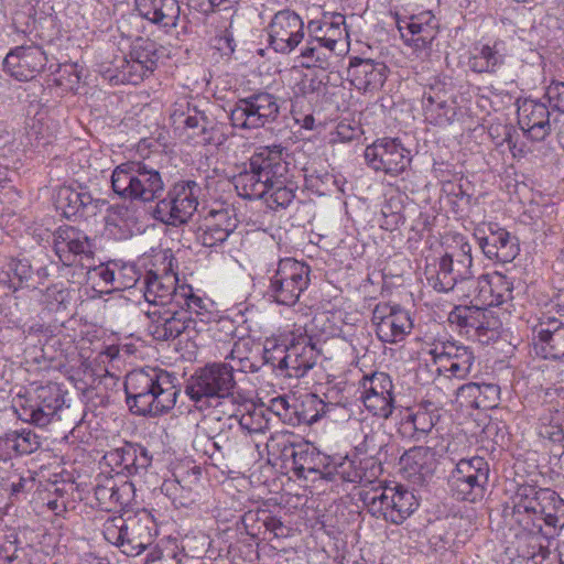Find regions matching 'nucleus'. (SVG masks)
I'll return each instance as SVG.
<instances>
[{
  "label": "nucleus",
  "instance_id": "f257e3e1",
  "mask_svg": "<svg viewBox=\"0 0 564 564\" xmlns=\"http://www.w3.org/2000/svg\"><path fill=\"white\" fill-rule=\"evenodd\" d=\"M127 404L132 413L158 416L171 411L181 392L178 378L161 368H140L124 379Z\"/></svg>",
  "mask_w": 564,
  "mask_h": 564
},
{
  "label": "nucleus",
  "instance_id": "f03ea898",
  "mask_svg": "<svg viewBox=\"0 0 564 564\" xmlns=\"http://www.w3.org/2000/svg\"><path fill=\"white\" fill-rule=\"evenodd\" d=\"M289 152L280 144L259 148L249 159V167L234 177L238 195L246 199H260L270 192L272 178L290 171Z\"/></svg>",
  "mask_w": 564,
  "mask_h": 564
},
{
  "label": "nucleus",
  "instance_id": "7ed1b4c3",
  "mask_svg": "<svg viewBox=\"0 0 564 564\" xmlns=\"http://www.w3.org/2000/svg\"><path fill=\"white\" fill-rule=\"evenodd\" d=\"M219 423L220 417L216 414L205 415L197 423V430L202 436H196L194 447L215 462L238 460L250 447L248 436L240 429L234 427L231 424L225 427L224 423L218 429L217 425Z\"/></svg>",
  "mask_w": 564,
  "mask_h": 564
},
{
  "label": "nucleus",
  "instance_id": "20e7f679",
  "mask_svg": "<svg viewBox=\"0 0 564 564\" xmlns=\"http://www.w3.org/2000/svg\"><path fill=\"white\" fill-rule=\"evenodd\" d=\"M113 192L131 200L151 203L164 192L159 170L145 161H128L118 165L111 175Z\"/></svg>",
  "mask_w": 564,
  "mask_h": 564
},
{
  "label": "nucleus",
  "instance_id": "39448f33",
  "mask_svg": "<svg viewBox=\"0 0 564 564\" xmlns=\"http://www.w3.org/2000/svg\"><path fill=\"white\" fill-rule=\"evenodd\" d=\"M154 521L142 510L133 516L108 518L102 525L104 538L128 556H137L152 544Z\"/></svg>",
  "mask_w": 564,
  "mask_h": 564
},
{
  "label": "nucleus",
  "instance_id": "423d86ee",
  "mask_svg": "<svg viewBox=\"0 0 564 564\" xmlns=\"http://www.w3.org/2000/svg\"><path fill=\"white\" fill-rule=\"evenodd\" d=\"M235 387L232 367L227 366V362H214L198 369L192 376L185 391L197 408L202 409L210 400L223 399L235 402L236 398L232 393Z\"/></svg>",
  "mask_w": 564,
  "mask_h": 564
},
{
  "label": "nucleus",
  "instance_id": "0eeeda50",
  "mask_svg": "<svg viewBox=\"0 0 564 564\" xmlns=\"http://www.w3.org/2000/svg\"><path fill=\"white\" fill-rule=\"evenodd\" d=\"M361 499L372 516L394 524L402 523L417 507L414 495L401 485L379 482L364 490Z\"/></svg>",
  "mask_w": 564,
  "mask_h": 564
},
{
  "label": "nucleus",
  "instance_id": "6e6552de",
  "mask_svg": "<svg viewBox=\"0 0 564 564\" xmlns=\"http://www.w3.org/2000/svg\"><path fill=\"white\" fill-rule=\"evenodd\" d=\"M64 392L59 384L47 382L17 395L13 401L18 417L39 427L48 425L64 405Z\"/></svg>",
  "mask_w": 564,
  "mask_h": 564
},
{
  "label": "nucleus",
  "instance_id": "1a4fd4ad",
  "mask_svg": "<svg viewBox=\"0 0 564 564\" xmlns=\"http://www.w3.org/2000/svg\"><path fill=\"white\" fill-rule=\"evenodd\" d=\"M471 246L463 242L458 251L443 254L437 262V269L427 276L429 284L437 292L458 291L463 294L473 281Z\"/></svg>",
  "mask_w": 564,
  "mask_h": 564
},
{
  "label": "nucleus",
  "instance_id": "9d476101",
  "mask_svg": "<svg viewBox=\"0 0 564 564\" xmlns=\"http://www.w3.org/2000/svg\"><path fill=\"white\" fill-rule=\"evenodd\" d=\"M311 268L294 258L280 259L270 276L268 295L278 304L292 306L310 285Z\"/></svg>",
  "mask_w": 564,
  "mask_h": 564
},
{
  "label": "nucleus",
  "instance_id": "9b49d317",
  "mask_svg": "<svg viewBox=\"0 0 564 564\" xmlns=\"http://www.w3.org/2000/svg\"><path fill=\"white\" fill-rule=\"evenodd\" d=\"M199 185L195 181L176 182L152 210L155 220L178 227L188 223L198 206Z\"/></svg>",
  "mask_w": 564,
  "mask_h": 564
},
{
  "label": "nucleus",
  "instance_id": "f8f14e48",
  "mask_svg": "<svg viewBox=\"0 0 564 564\" xmlns=\"http://www.w3.org/2000/svg\"><path fill=\"white\" fill-rule=\"evenodd\" d=\"M280 113L278 99L272 94L260 91L240 98L230 111L235 128L254 130L274 122Z\"/></svg>",
  "mask_w": 564,
  "mask_h": 564
},
{
  "label": "nucleus",
  "instance_id": "ddd939ff",
  "mask_svg": "<svg viewBox=\"0 0 564 564\" xmlns=\"http://www.w3.org/2000/svg\"><path fill=\"white\" fill-rule=\"evenodd\" d=\"M488 478L489 465L482 457L463 458L451 474V490L457 499L475 502L484 498Z\"/></svg>",
  "mask_w": 564,
  "mask_h": 564
},
{
  "label": "nucleus",
  "instance_id": "4468645a",
  "mask_svg": "<svg viewBox=\"0 0 564 564\" xmlns=\"http://www.w3.org/2000/svg\"><path fill=\"white\" fill-rule=\"evenodd\" d=\"M284 357L279 367L289 370L290 377L301 378L312 369L321 355L317 341L305 328L297 327L285 335Z\"/></svg>",
  "mask_w": 564,
  "mask_h": 564
},
{
  "label": "nucleus",
  "instance_id": "2eb2a0df",
  "mask_svg": "<svg viewBox=\"0 0 564 564\" xmlns=\"http://www.w3.org/2000/svg\"><path fill=\"white\" fill-rule=\"evenodd\" d=\"M364 156L376 172L397 176L411 163L410 151L398 139L382 138L365 149Z\"/></svg>",
  "mask_w": 564,
  "mask_h": 564
},
{
  "label": "nucleus",
  "instance_id": "dca6fc26",
  "mask_svg": "<svg viewBox=\"0 0 564 564\" xmlns=\"http://www.w3.org/2000/svg\"><path fill=\"white\" fill-rule=\"evenodd\" d=\"M269 45L281 54L292 53L304 40L305 25L293 10H280L267 26Z\"/></svg>",
  "mask_w": 564,
  "mask_h": 564
},
{
  "label": "nucleus",
  "instance_id": "f3484780",
  "mask_svg": "<svg viewBox=\"0 0 564 564\" xmlns=\"http://www.w3.org/2000/svg\"><path fill=\"white\" fill-rule=\"evenodd\" d=\"M372 324L377 337L387 344L402 341L412 330L409 313L399 304L378 303L372 311Z\"/></svg>",
  "mask_w": 564,
  "mask_h": 564
},
{
  "label": "nucleus",
  "instance_id": "a211bd4d",
  "mask_svg": "<svg viewBox=\"0 0 564 564\" xmlns=\"http://www.w3.org/2000/svg\"><path fill=\"white\" fill-rule=\"evenodd\" d=\"M438 375L464 380L468 377L475 362L469 347L445 341L430 350Z\"/></svg>",
  "mask_w": 564,
  "mask_h": 564
},
{
  "label": "nucleus",
  "instance_id": "6ab92c4d",
  "mask_svg": "<svg viewBox=\"0 0 564 564\" xmlns=\"http://www.w3.org/2000/svg\"><path fill=\"white\" fill-rule=\"evenodd\" d=\"M361 400L373 415L388 419L393 411V383L386 372H373L361 380Z\"/></svg>",
  "mask_w": 564,
  "mask_h": 564
},
{
  "label": "nucleus",
  "instance_id": "aec40b11",
  "mask_svg": "<svg viewBox=\"0 0 564 564\" xmlns=\"http://www.w3.org/2000/svg\"><path fill=\"white\" fill-rule=\"evenodd\" d=\"M54 251L63 264L72 267L79 258V264L94 260L93 243L82 230L66 226L54 234Z\"/></svg>",
  "mask_w": 564,
  "mask_h": 564
},
{
  "label": "nucleus",
  "instance_id": "412c9836",
  "mask_svg": "<svg viewBox=\"0 0 564 564\" xmlns=\"http://www.w3.org/2000/svg\"><path fill=\"white\" fill-rule=\"evenodd\" d=\"M145 315L149 319L147 326L149 334L160 341L175 339L192 326L186 313L176 307L153 306L145 312Z\"/></svg>",
  "mask_w": 564,
  "mask_h": 564
},
{
  "label": "nucleus",
  "instance_id": "4be33fe9",
  "mask_svg": "<svg viewBox=\"0 0 564 564\" xmlns=\"http://www.w3.org/2000/svg\"><path fill=\"white\" fill-rule=\"evenodd\" d=\"M46 64V56L37 45L17 46L3 59V69L18 80L35 77Z\"/></svg>",
  "mask_w": 564,
  "mask_h": 564
},
{
  "label": "nucleus",
  "instance_id": "5701e85b",
  "mask_svg": "<svg viewBox=\"0 0 564 564\" xmlns=\"http://www.w3.org/2000/svg\"><path fill=\"white\" fill-rule=\"evenodd\" d=\"M469 289H473L474 302L484 307L499 306L512 300V282L498 272L473 279Z\"/></svg>",
  "mask_w": 564,
  "mask_h": 564
},
{
  "label": "nucleus",
  "instance_id": "b1692460",
  "mask_svg": "<svg viewBox=\"0 0 564 564\" xmlns=\"http://www.w3.org/2000/svg\"><path fill=\"white\" fill-rule=\"evenodd\" d=\"M535 354L544 359L564 360V323L543 317L533 328Z\"/></svg>",
  "mask_w": 564,
  "mask_h": 564
},
{
  "label": "nucleus",
  "instance_id": "393cba45",
  "mask_svg": "<svg viewBox=\"0 0 564 564\" xmlns=\"http://www.w3.org/2000/svg\"><path fill=\"white\" fill-rule=\"evenodd\" d=\"M237 227V219L228 209H210L199 221L197 239L203 246H221Z\"/></svg>",
  "mask_w": 564,
  "mask_h": 564
},
{
  "label": "nucleus",
  "instance_id": "a878e982",
  "mask_svg": "<svg viewBox=\"0 0 564 564\" xmlns=\"http://www.w3.org/2000/svg\"><path fill=\"white\" fill-rule=\"evenodd\" d=\"M549 497H553V490L549 488L520 487L514 496L512 517L524 529H529L534 524L542 507L550 502Z\"/></svg>",
  "mask_w": 564,
  "mask_h": 564
},
{
  "label": "nucleus",
  "instance_id": "bb28decb",
  "mask_svg": "<svg viewBox=\"0 0 564 564\" xmlns=\"http://www.w3.org/2000/svg\"><path fill=\"white\" fill-rule=\"evenodd\" d=\"M57 208L63 212L66 218L83 217L88 218L100 212L104 200L94 198L84 187H61L57 193Z\"/></svg>",
  "mask_w": 564,
  "mask_h": 564
},
{
  "label": "nucleus",
  "instance_id": "cd10ccee",
  "mask_svg": "<svg viewBox=\"0 0 564 564\" xmlns=\"http://www.w3.org/2000/svg\"><path fill=\"white\" fill-rule=\"evenodd\" d=\"M382 474V466L379 460L360 459L358 465L355 459L348 457L340 458L338 463H334L333 469L328 470L324 477L334 480L336 477L347 482H359L373 485Z\"/></svg>",
  "mask_w": 564,
  "mask_h": 564
},
{
  "label": "nucleus",
  "instance_id": "c85d7f7f",
  "mask_svg": "<svg viewBox=\"0 0 564 564\" xmlns=\"http://www.w3.org/2000/svg\"><path fill=\"white\" fill-rule=\"evenodd\" d=\"M175 273L158 275L150 271L144 278V297L150 307H176V295H181V285Z\"/></svg>",
  "mask_w": 564,
  "mask_h": 564
},
{
  "label": "nucleus",
  "instance_id": "c756f323",
  "mask_svg": "<svg viewBox=\"0 0 564 564\" xmlns=\"http://www.w3.org/2000/svg\"><path fill=\"white\" fill-rule=\"evenodd\" d=\"M518 123L532 140H544L551 132L550 111L545 104L525 99L518 106Z\"/></svg>",
  "mask_w": 564,
  "mask_h": 564
},
{
  "label": "nucleus",
  "instance_id": "7c9ffc66",
  "mask_svg": "<svg viewBox=\"0 0 564 564\" xmlns=\"http://www.w3.org/2000/svg\"><path fill=\"white\" fill-rule=\"evenodd\" d=\"M95 497L99 507L113 511L127 506L133 491L132 484L112 475H98L96 477Z\"/></svg>",
  "mask_w": 564,
  "mask_h": 564
},
{
  "label": "nucleus",
  "instance_id": "2f4dec72",
  "mask_svg": "<svg viewBox=\"0 0 564 564\" xmlns=\"http://www.w3.org/2000/svg\"><path fill=\"white\" fill-rule=\"evenodd\" d=\"M387 66L382 62L354 57L350 61L351 83L358 90L372 91L382 87L387 79Z\"/></svg>",
  "mask_w": 564,
  "mask_h": 564
},
{
  "label": "nucleus",
  "instance_id": "473e14b6",
  "mask_svg": "<svg viewBox=\"0 0 564 564\" xmlns=\"http://www.w3.org/2000/svg\"><path fill=\"white\" fill-rule=\"evenodd\" d=\"M134 6L141 18L166 31L175 28L180 20L177 0H135Z\"/></svg>",
  "mask_w": 564,
  "mask_h": 564
},
{
  "label": "nucleus",
  "instance_id": "72a5a7b5",
  "mask_svg": "<svg viewBox=\"0 0 564 564\" xmlns=\"http://www.w3.org/2000/svg\"><path fill=\"white\" fill-rule=\"evenodd\" d=\"M507 56L508 47L503 41L475 45L468 59V66L471 72L477 74H495L505 65Z\"/></svg>",
  "mask_w": 564,
  "mask_h": 564
},
{
  "label": "nucleus",
  "instance_id": "f704fd0d",
  "mask_svg": "<svg viewBox=\"0 0 564 564\" xmlns=\"http://www.w3.org/2000/svg\"><path fill=\"white\" fill-rule=\"evenodd\" d=\"M479 247L488 259L501 263L511 262L519 253L517 238L503 228L490 229L489 235L479 238Z\"/></svg>",
  "mask_w": 564,
  "mask_h": 564
},
{
  "label": "nucleus",
  "instance_id": "c9c22d12",
  "mask_svg": "<svg viewBox=\"0 0 564 564\" xmlns=\"http://www.w3.org/2000/svg\"><path fill=\"white\" fill-rule=\"evenodd\" d=\"M456 398L467 408L491 409L499 402L500 388L495 383L469 382L457 389Z\"/></svg>",
  "mask_w": 564,
  "mask_h": 564
},
{
  "label": "nucleus",
  "instance_id": "e433bc0d",
  "mask_svg": "<svg viewBox=\"0 0 564 564\" xmlns=\"http://www.w3.org/2000/svg\"><path fill=\"white\" fill-rule=\"evenodd\" d=\"M440 415L429 409V405L420 404L414 411H408L402 417L399 432L404 437L420 442L433 430Z\"/></svg>",
  "mask_w": 564,
  "mask_h": 564
},
{
  "label": "nucleus",
  "instance_id": "4c0bfd02",
  "mask_svg": "<svg viewBox=\"0 0 564 564\" xmlns=\"http://www.w3.org/2000/svg\"><path fill=\"white\" fill-rule=\"evenodd\" d=\"M186 138L194 145L220 144L218 129L213 119L204 111L194 110L192 116H187V122L182 127Z\"/></svg>",
  "mask_w": 564,
  "mask_h": 564
},
{
  "label": "nucleus",
  "instance_id": "58836bf2",
  "mask_svg": "<svg viewBox=\"0 0 564 564\" xmlns=\"http://www.w3.org/2000/svg\"><path fill=\"white\" fill-rule=\"evenodd\" d=\"M209 301L196 295L191 285H181V295H176V308L186 313L192 322L191 328L200 330L198 323L207 324L213 318Z\"/></svg>",
  "mask_w": 564,
  "mask_h": 564
},
{
  "label": "nucleus",
  "instance_id": "ea45409f",
  "mask_svg": "<svg viewBox=\"0 0 564 564\" xmlns=\"http://www.w3.org/2000/svg\"><path fill=\"white\" fill-rule=\"evenodd\" d=\"M406 31L410 36L405 37V44L414 46L415 50H426L437 34V22L430 13L411 17L406 22Z\"/></svg>",
  "mask_w": 564,
  "mask_h": 564
},
{
  "label": "nucleus",
  "instance_id": "a19ab883",
  "mask_svg": "<svg viewBox=\"0 0 564 564\" xmlns=\"http://www.w3.org/2000/svg\"><path fill=\"white\" fill-rule=\"evenodd\" d=\"M434 453L430 447L414 446L400 457V466L409 478H424L432 474Z\"/></svg>",
  "mask_w": 564,
  "mask_h": 564
},
{
  "label": "nucleus",
  "instance_id": "79ce46f5",
  "mask_svg": "<svg viewBox=\"0 0 564 564\" xmlns=\"http://www.w3.org/2000/svg\"><path fill=\"white\" fill-rule=\"evenodd\" d=\"M334 55V40L326 44L319 37L307 39L300 50L299 58L301 65L305 68L318 67L327 68L329 58Z\"/></svg>",
  "mask_w": 564,
  "mask_h": 564
},
{
  "label": "nucleus",
  "instance_id": "37998d69",
  "mask_svg": "<svg viewBox=\"0 0 564 564\" xmlns=\"http://www.w3.org/2000/svg\"><path fill=\"white\" fill-rule=\"evenodd\" d=\"M33 271L28 259H10L1 269L0 286L11 292L28 286Z\"/></svg>",
  "mask_w": 564,
  "mask_h": 564
},
{
  "label": "nucleus",
  "instance_id": "c03bdc74",
  "mask_svg": "<svg viewBox=\"0 0 564 564\" xmlns=\"http://www.w3.org/2000/svg\"><path fill=\"white\" fill-rule=\"evenodd\" d=\"M289 176L290 171L282 177L272 178L270 192L267 194V204L270 208H286L295 198L297 186Z\"/></svg>",
  "mask_w": 564,
  "mask_h": 564
},
{
  "label": "nucleus",
  "instance_id": "a18cd8bd",
  "mask_svg": "<svg viewBox=\"0 0 564 564\" xmlns=\"http://www.w3.org/2000/svg\"><path fill=\"white\" fill-rule=\"evenodd\" d=\"M422 105L425 120L434 126L445 127L454 122L457 115L455 102L448 99L433 100Z\"/></svg>",
  "mask_w": 564,
  "mask_h": 564
},
{
  "label": "nucleus",
  "instance_id": "49530a36",
  "mask_svg": "<svg viewBox=\"0 0 564 564\" xmlns=\"http://www.w3.org/2000/svg\"><path fill=\"white\" fill-rule=\"evenodd\" d=\"M488 310L477 303L470 306H456L449 313V321L453 324H456L462 329H465L467 334L470 330L475 332L476 328H479V323L484 319L485 314Z\"/></svg>",
  "mask_w": 564,
  "mask_h": 564
},
{
  "label": "nucleus",
  "instance_id": "de8ad7c7",
  "mask_svg": "<svg viewBox=\"0 0 564 564\" xmlns=\"http://www.w3.org/2000/svg\"><path fill=\"white\" fill-rule=\"evenodd\" d=\"M128 57L140 63L145 69L154 70L159 59L158 45L150 39H137L129 52Z\"/></svg>",
  "mask_w": 564,
  "mask_h": 564
},
{
  "label": "nucleus",
  "instance_id": "09e8293b",
  "mask_svg": "<svg viewBox=\"0 0 564 564\" xmlns=\"http://www.w3.org/2000/svg\"><path fill=\"white\" fill-rule=\"evenodd\" d=\"M384 435L378 432H371L364 436V440L355 446L356 456H365L362 459L379 460L387 448Z\"/></svg>",
  "mask_w": 564,
  "mask_h": 564
},
{
  "label": "nucleus",
  "instance_id": "8fccbe9b",
  "mask_svg": "<svg viewBox=\"0 0 564 564\" xmlns=\"http://www.w3.org/2000/svg\"><path fill=\"white\" fill-rule=\"evenodd\" d=\"M151 73L153 70L145 69L142 64L128 57L123 59L115 78L117 83L138 85Z\"/></svg>",
  "mask_w": 564,
  "mask_h": 564
},
{
  "label": "nucleus",
  "instance_id": "3c124183",
  "mask_svg": "<svg viewBox=\"0 0 564 564\" xmlns=\"http://www.w3.org/2000/svg\"><path fill=\"white\" fill-rule=\"evenodd\" d=\"M238 429L247 431L249 434L263 433L269 425V421L264 416V410L250 404V409L241 414L238 420Z\"/></svg>",
  "mask_w": 564,
  "mask_h": 564
},
{
  "label": "nucleus",
  "instance_id": "603ef678",
  "mask_svg": "<svg viewBox=\"0 0 564 564\" xmlns=\"http://www.w3.org/2000/svg\"><path fill=\"white\" fill-rule=\"evenodd\" d=\"M549 503L544 505L538 519L552 528H562L564 525V501L553 490V497H549Z\"/></svg>",
  "mask_w": 564,
  "mask_h": 564
},
{
  "label": "nucleus",
  "instance_id": "864d4df0",
  "mask_svg": "<svg viewBox=\"0 0 564 564\" xmlns=\"http://www.w3.org/2000/svg\"><path fill=\"white\" fill-rule=\"evenodd\" d=\"M14 453L19 455H29L37 451L40 447V437L31 430H22L21 432L11 431Z\"/></svg>",
  "mask_w": 564,
  "mask_h": 564
},
{
  "label": "nucleus",
  "instance_id": "5fc2aeb1",
  "mask_svg": "<svg viewBox=\"0 0 564 564\" xmlns=\"http://www.w3.org/2000/svg\"><path fill=\"white\" fill-rule=\"evenodd\" d=\"M70 292L62 285L54 284L46 289L44 301L50 311L66 310L70 303Z\"/></svg>",
  "mask_w": 564,
  "mask_h": 564
},
{
  "label": "nucleus",
  "instance_id": "6e6d98bb",
  "mask_svg": "<svg viewBox=\"0 0 564 564\" xmlns=\"http://www.w3.org/2000/svg\"><path fill=\"white\" fill-rule=\"evenodd\" d=\"M283 455L290 456L292 458L293 468L297 474H302L303 471H316L314 467L311 466L308 458L310 452L306 446H294L289 445L284 446Z\"/></svg>",
  "mask_w": 564,
  "mask_h": 564
},
{
  "label": "nucleus",
  "instance_id": "4d7b16f0",
  "mask_svg": "<svg viewBox=\"0 0 564 564\" xmlns=\"http://www.w3.org/2000/svg\"><path fill=\"white\" fill-rule=\"evenodd\" d=\"M82 269L86 270L88 280L95 282L97 279L100 281L101 286L112 285L115 281V271L111 270L107 264H94L90 262H83Z\"/></svg>",
  "mask_w": 564,
  "mask_h": 564
},
{
  "label": "nucleus",
  "instance_id": "13d9d810",
  "mask_svg": "<svg viewBox=\"0 0 564 564\" xmlns=\"http://www.w3.org/2000/svg\"><path fill=\"white\" fill-rule=\"evenodd\" d=\"M194 110H198L197 107L193 106L186 97H181L172 105L170 119L176 129H182L187 122V116H192Z\"/></svg>",
  "mask_w": 564,
  "mask_h": 564
},
{
  "label": "nucleus",
  "instance_id": "bf43d9fd",
  "mask_svg": "<svg viewBox=\"0 0 564 564\" xmlns=\"http://www.w3.org/2000/svg\"><path fill=\"white\" fill-rule=\"evenodd\" d=\"M138 445L127 443L124 446L115 448L108 453L109 459L129 475L133 467V454L137 453Z\"/></svg>",
  "mask_w": 564,
  "mask_h": 564
},
{
  "label": "nucleus",
  "instance_id": "052dcab7",
  "mask_svg": "<svg viewBox=\"0 0 564 564\" xmlns=\"http://www.w3.org/2000/svg\"><path fill=\"white\" fill-rule=\"evenodd\" d=\"M499 321L494 316L492 312L488 311L484 319L479 323V328H476L474 335L481 343H488L498 337Z\"/></svg>",
  "mask_w": 564,
  "mask_h": 564
},
{
  "label": "nucleus",
  "instance_id": "680f3d73",
  "mask_svg": "<svg viewBox=\"0 0 564 564\" xmlns=\"http://www.w3.org/2000/svg\"><path fill=\"white\" fill-rule=\"evenodd\" d=\"M145 564H181L176 546L154 547L147 556Z\"/></svg>",
  "mask_w": 564,
  "mask_h": 564
},
{
  "label": "nucleus",
  "instance_id": "e2e57ef3",
  "mask_svg": "<svg viewBox=\"0 0 564 564\" xmlns=\"http://www.w3.org/2000/svg\"><path fill=\"white\" fill-rule=\"evenodd\" d=\"M340 25H345V18L341 14L334 15L333 20L327 22L326 31L324 32L323 37H319L324 44H326V40H334V54H337V47L339 42L343 40L345 31L340 29Z\"/></svg>",
  "mask_w": 564,
  "mask_h": 564
},
{
  "label": "nucleus",
  "instance_id": "0e129e2a",
  "mask_svg": "<svg viewBox=\"0 0 564 564\" xmlns=\"http://www.w3.org/2000/svg\"><path fill=\"white\" fill-rule=\"evenodd\" d=\"M448 84L444 82L441 78H433L429 85L426 86L423 97H422V105L425 102H431L432 98L433 100H443L448 99Z\"/></svg>",
  "mask_w": 564,
  "mask_h": 564
},
{
  "label": "nucleus",
  "instance_id": "69168bd1",
  "mask_svg": "<svg viewBox=\"0 0 564 564\" xmlns=\"http://www.w3.org/2000/svg\"><path fill=\"white\" fill-rule=\"evenodd\" d=\"M550 106L560 112H564V82H552L544 95Z\"/></svg>",
  "mask_w": 564,
  "mask_h": 564
},
{
  "label": "nucleus",
  "instance_id": "338daca9",
  "mask_svg": "<svg viewBox=\"0 0 564 564\" xmlns=\"http://www.w3.org/2000/svg\"><path fill=\"white\" fill-rule=\"evenodd\" d=\"M152 456L148 449L143 446L138 445L137 453L133 454V467L131 468L130 475H142L151 466Z\"/></svg>",
  "mask_w": 564,
  "mask_h": 564
},
{
  "label": "nucleus",
  "instance_id": "774afa93",
  "mask_svg": "<svg viewBox=\"0 0 564 564\" xmlns=\"http://www.w3.org/2000/svg\"><path fill=\"white\" fill-rule=\"evenodd\" d=\"M34 481L35 479L30 470H26L25 474H20L17 479H12L10 482L11 495L18 496L32 490Z\"/></svg>",
  "mask_w": 564,
  "mask_h": 564
}]
</instances>
